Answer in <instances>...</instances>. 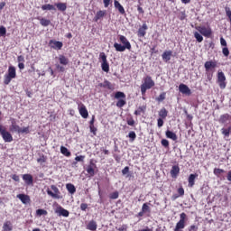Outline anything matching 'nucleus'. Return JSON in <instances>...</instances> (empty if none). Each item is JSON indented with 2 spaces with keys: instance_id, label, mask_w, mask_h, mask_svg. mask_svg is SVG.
<instances>
[{
  "instance_id": "47",
  "label": "nucleus",
  "mask_w": 231,
  "mask_h": 231,
  "mask_svg": "<svg viewBox=\"0 0 231 231\" xmlns=\"http://www.w3.org/2000/svg\"><path fill=\"white\" fill-rule=\"evenodd\" d=\"M5 35H6V27L0 26V36L5 37Z\"/></svg>"
},
{
  "instance_id": "26",
  "label": "nucleus",
  "mask_w": 231,
  "mask_h": 231,
  "mask_svg": "<svg viewBox=\"0 0 231 231\" xmlns=\"http://www.w3.org/2000/svg\"><path fill=\"white\" fill-rule=\"evenodd\" d=\"M97 225L95 220L89 221L88 224L87 225L88 230L95 231V230H97Z\"/></svg>"
},
{
  "instance_id": "13",
  "label": "nucleus",
  "mask_w": 231,
  "mask_h": 231,
  "mask_svg": "<svg viewBox=\"0 0 231 231\" xmlns=\"http://www.w3.org/2000/svg\"><path fill=\"white\" fill-rule=\"evenodd\" d=\"M10 131L11 133H18L21 130V127L17 125V123L15 122V119L11 118V125H10Z\"/></svg>"
},
{
  "instance_id": "48",
  "label": "nucleus",
  "mask_w": 231,
  "mask_h": 231,
  "mask_svg": "<svg viewBox=\"0 0 231 231\" xmlns=\"http://www.w3.org/2000/svg\"><path fill=\"white\" fill-rule=\"evenodd\" d=\"M23 133H26V134H28V133H30V128L29 127H23V128H21L20 127V131L18 132V134H23Z\"/></svg>"
},
{
  "instance_id": "22",
  "label": "nucleus",
  "mask_w": 231,
  "mask_h": 231,
  "mask_svg": "<svg viewBox=\"0 0 231 231\" xmlns=\"http://www.w3.org/2000/svg\"><path fill=\"white\" fill-rule=\"evenodd\" d=\"M86 171L89 177L93 178V176H95V163L91 162L90 165L87 167Z\"/></svg>"
},
{
  "instance_id": "24",
  "label": "nucleus",
  "mask_w": 231,
  "mask_h": 231,
  "mask_svg": "<svg viewBox=\"0 0 231 231\" xmlns=\"http://www.w3.org/2000/svg\"><path fill=\"white\" fill-rule=\"evenodd\" d=\"M231 116L229 114H224L222 116H220L218 122L219 124H226V122H228V120H230Z\"/></svg>"
},
{
  "instance_id": "49",
  "label": "nucleus",
  "mask_w": 231,
  "mask_h": 231,
  "mask_svg": "<svg viewBox=\"0 0 231 231\" xmlns=\"http://www.w3.org/2000/svg\"><path fill=\"white\" fill-rule=\"evenodd\" d=\"M222 53L225 57H228V55H230V51H228V47H224L222 49Z\"/></svg>"
},
{
  "instance_id": "34",
  "label": "nucleus",
  "mask_w": 231,
  "mask_h": 231,
  "mask_svg": "<svg viewBox=\"0 0 231 231\" xmlns=\"http://www.w3.org/2000/svg\"><path fill=\"white\" fill-rule=\"evenodd\" d=\"M168 111L165 107L162 108L160 111H159V116L160 118H162V119H165L167 118V115H168Z\"/></svg>"
},
{
  "instance_id": "32",
  "label": "nucleus",
  "mask_w": 231,
  "mask_h": 231,
  "mask_svg": "<svg viewBox=\"0 0 231 231\" xmlns=\"http://www.w3.org/2000/svg\"><path fill=\"white\" fill-rule=\"evenodd\" d=\"M60 152L61 154H63V156H67L68 158L71 156V152L68 150V148H66L65 146H60Z\"/></svg>"
},
{
  "instance_id": "9",
  "label": "nucleus",
  "mask_w": 231,
  "mask_h": 231,
  "mask_svg": "<svg viewBox=\"0 0 231 231\" xmlns=\"http://www.w3.org/2000/svg\"><path fill=\"white\" fill-rule=\"evenodd\" d=\"M55 214L58 216H62L63 217H69V211L62 208V206H58L55 208Z\"/></svg>"
},
{
  "instance_id": "19",
  "label": "nucleus",
  "mask_w": 231,
  "mask_h": 231,
  "mask_svg": "<svg viewBox=\"0 0 231 231\" xmlns=\"http://www.w3.org/2000/svg\"><path fill=\"white\" fill-rule=\"evenodd\" d=\"M114 6L116 10H118V12H119V14H121V15H125V9L124 8V6L122 5H120V2H118L117 0H115Z\"/></svg>"
},
{
  "instance_id": "35",
  "label": "nucleus",
  "mask_w": 231,
  "mask_h": 231,
  "mask_svg": "<svg viewBox=\"0 0 231 231\" xmlns=\"http://www.w3.org/2000/svg\"><path fill=\"white\" fill-rule=\"evenodd\" d=\"M60 60V64H62L63 66H68L69 60H68V58H66V56H60L59 58Z\"/></svg>"
},
{
  "instance_id": "8",
  "label": "nucleus",
  "mask_w": 231,
  "mask_h": 231,
  "mask_svg": "<svg viewBox=\"0 0 231 231\" xmlns=\"http://www.w3.org/2000/svg\"><path fill=\"white\" fill-rule=\"evenodd\" d=\"M196 30L201 33L204 37H210L212 35V29L206 26H197Z\"/></svg>"
},
{
  "instance_id": "57",
  "label": "nucleus",
  "mask_w": 231,
  "mask_h": 231,
  "mask_svg": "<svg viewBox=\"0 0 231 231\" xmlns=\"http://www.w3.org/2000/svg\"><path fill=\"white\" fill-rule=\"evenodd\" d=\"M18 64L24 62V56L20 55L17 57Z\"/></svg>"
},
{
  "instance_id": "10",
  "label": "nucleus",
  "mask_w": 231,
  "mask_h": 231,
  "mask_svg": "<svg viewBox=\"0 0 231 231\" xmlns=\"http://www.w3.org/2000/svg\"><path fill=\"white\" fill-rule=\"evenodd\" d=\"M179 91L180 93H182V95H187L188 97H190L192 95V91L189 88V86L181 83L179 85Z\"/></svg>"
},
{
  "instance_id": "4",
  "label": "nucleus",
  "mask_w": 231,
  "mask_h": 231,
  "mask_svg": "<svg viewBox=\"0 0 231 231\" xmlns=\"http://www.w3.org/2000/svg\"><path fill=\"white\" fill-rule=\"evenodd\" d=\"M187 221V214L181 213L180 215V220L176 224V226L174 228V231H181L183 228H185V223Z\"/></svg>"
},
{
  "instance_id": "21",
  "label": "nucleus",
  "mask_w": 231,
  "mask_h": 231,
  "mask_svg": "<svg viewBox=\"0 0 231 231\" xmlns=\"http://www.w3.org/2000/svg\"><path fill=\"white\" fill-rule=\"evenodd\" d=\"M170 174L171 178H178V174H180V166L174 165L172 166Z\"/></svg>"
},
{
  "instance_id": "17",
  "label": "nucleus",
  "mask_w": 231,
  "mask_h": 231,
  "mask_svg": "<svg viewBox=\"0 0 231 231\" xmlns=\"http://www.w3.org/2000/svg\"><path fill=\"white\" fill-rule=\"evenodd\" d=\"M148 28L149 27L147 26V23H143L137 32L138 37H145V33H147Z\"/></svg>"
},
{
  "instance_id": "41",
  "label": "nucleus",
  "mask_w": 231,
  "mask_h": 231,
  "mask_svg": "<svg viewBox=\"0 0 231 231\" xmlns=\"http://www.w3.org/2000/svg\"><path fill=\"white\" fill-rule=\"evenodd\" d=\"M213 172H214L215 176L219 177V176H221V174H223L225 172V170L219 169V168H215Z\"/></svg>"
},
{
  "instance_id": "58",
  "label": "nucleus",
  "mask_w": 231,
  "mask_h": 231,
  "mask_svg": "<svg viewBox=\"0 0 231 231\" xmlns=\"http://www.w3.org/2000/svg\"><path fill=\"white\" fill-rule=\"evenodd\" d=\"M80 208H81V210L86 211L88 209V204L81 203L80 204Z\"/></svg>"
},
{
  "instance_id": "7",
  "label": "nucleus",
  "mask_w": 231,
  "mask_h": 231,
  "mask_svg": "<svg viewBox=\"0 0 231 231\" xmlns=\"http://www.w3.org/2000/svg\"><path fill=\"white\" fill-rule=\"evenodd\" d=\"M99 58L102 60L101 69L105 71V73H109V63L107 62V56H106V53L101 52L99 54Z\"/></svg>"
},
{
  "instance_id": "50",
  "label": "nucleus",
  "mask_w": 231,
  "mask_h": 231,
  "mask_svg": "<svg viewBox=\"0 0 231 231\" xmlns=\"http://www.w3.org/2000/svg\"><path fill=\"white\" fill-rule=\"evenodd\" d=\"M165 92H163V93H162L157 98H156V100L158 101V102H163V100H165Z\"/></svg>"
},
{
  "instance_id": "38",
  "label": "nucleus",
  "mask_w": 231,
  "mask_h": 231,
  "mask_svg": "<svg viewBox=\"0 0 231 231\" xmlns=\"http://www.w3.org/2000/svg\"><path fill=\"white\" fill-rule=\"evenodd\" d=\"M40 23L42 24V26H50V24H51V21H50L46 18H42L40 20Z\"/></svg>"
},
{
  "instance_id": "11",
  "label": "nucleus",
  "mask_w": 231,
  "mask_h": 231,
  "mask_svg": "<svg viewBox=\"0 0 231 231\" xmlns=\"http://www.w3.org/2000/svg\"><path fill=\"white\" fill-rule=\"evenodd\" d=\"M79 115L82 116V118H88V116H89L88 108H86V106H84V104H81L79 106Z\"/></svg>"
},
{
  "instance_id": "62",
  "label": "nucleus",
  "mask_w": 231,
  "mask_h": 231,
  "mask_svg": "<svg viewBox=\"0 0 231 231\" xmlns=\"http://www.w3.org/2000/svg\"><path fill=\"white\" fill-rule=\"evenodd\" d=\"M12 180H14V181H19V180H20L19 175L14 174V175L12 176Z\"/></svg>"
},
{
  "instance_id": "44",
  "label": "nucleus",
  "mask_w": 231,
  "mask_h": 231,
  "mask_svg": "<svg viewBox=\"0 0 231 231\" xmlns=\"http://www.w3.org/2000/svg\"><path fill=\"white\" fill-rule=\"evenodd\" d=\"M115 98H125V94L124 92H116L115 95Z\"/></svg>"
},
{
  "instance_id": "64",
  "label": "nucleus",
  "mask_w": 231,
  "mask_h": 231,
  "mask_svg": "<svg viewBox=\"0 0 231 231\" xmlns=\"http://www.w3.org/2000/svg\"><path fill=\"white\" fill-rule=\"evenodd\" d=\"M138 231H152V229L149 228V227H145L143 229H139Z\"/></svg>"
},
{
  "instance_id": "29",
  "label": "nucleus",
  "mask_w": 231,
  "mask_h": 231,
  "mask_svg": "<svg viewBox=\"0 0 231 231\" xmlns=\"http://www.w3.org/2000/svg\"><path fill=\"white\" fill-rule=\"evenodd\" d=\"M66 189L69 194H75L77 192V188L71 183L66 184Z\"/></svg>"
},
{
  "instance_id": "1",
  "label": "nucleus",
  "mask_w": 231,
  "mask_h": 231,
  "mask_svg": "<svg viewBox=\"0 0 231 231\" xmlns=\"http://www.w3.org/2000/svg\"><path fill=\"white\" fill-rule=\"evenodd\" d=\"M17 77V73L15 72V67L9 66L7 74L5 75L4 78V84L8 86L10 82H12V79H15Z\"/></svg>"
},
{
  "instance_id": "14",
  "label": "nucleus",
  "mask_w": 231,
  "mask_h": 231,
  "mask_svg": "<svg viewBox=\"0 0 231 231\" xmlns=\"http://www.w3.org/2000/svg\"><path fill=\"white\" fill-rule=\"evenodd\" d=\"M106 15H107V11L106 10L97 11L94 17L95 23H98V21H100V19H102L103 17H106Z\"/></svg>"
},
{
  "instance_id": "42",
  "label": "nucleus",
  "mask_w": 231,
  "mask_h": 231,
  "mask_svg": "<svg viewBox=\"0 0 231 231\" xmlns=\"http://www.w3.org/2000/svg\"><path fill=\"white\" fill-rule=\"evenodd\" d=\"M36 216H48V211L46 209H37Z\"/></svg>"
},
{
  "instance_id": "53",
  "label": "nucleus",
  "mask_w": 231,
  "mask_h": 231,
  "mask_svg": "<svg viewBox=\"0 0 231 231\" xmlns=\"http://www.w3.org/2000/svg\"><path fill=\"white\" fill-rule=\"evenodd\" d=\"M157 125L158 127H163V118H158L157 119Z\"/></svg>"
},
{
  "instance_id": "51",
  "label": "nucleus",
  "mask_w": 231,
  "mask_h": 231,
  "mask_svg": "<svg viewBox=\"0 0 231 231\" xmlns=\"http://www.w3.org/2000/svg\"><path fill=\"white\" fill-rule=\"evenodd\" d=\"M161 143H162V147H166V148L169 147V141L167 139H162L161 141Z\"/></svg>"
},
{
  "instance_id": "5",
  "label": "nucleus",
  "mask_w": 231,
  "mask_h": 231,
  "mask_svg": "<svg viewBox=\"0 0 231 231\" xmlns=\"http://www.w3.org/2000/svg\"><path fill=\"white\" fill-rule=\"evenodd\" d=\"M51 189H47V194L48 196H51V198H53L54 199H60V191L59 190V188L55 185H51Z\"/></svg>"
},
{
  "instance_id": "15",
  "label": "nucleus",
  "mask_w": 231,
  "mask_h": 231,
  "mask_svg": "<svg viewBox=\"0 0 231 231\" xmlns=\"http://www.w3.org/2000/svg\"><path fill=\"white\" fill-rule=\"evenodd\" d=\"M119 41L125 49L131 50V42H129V40H127V38H125V36L120 35Z\"/></svg>"
},
{
  "instance_id": "30",
  "label": "nucleus",
  "mask_w": 231,
  "mask_h": 231,
  "mask_svg": "<svg viewBox=\"0 0 231 231\" xmlns=\"http://www.w3.org/2000/svg\"><path fill=\"white\" fill-rule=\"evenodd\" d=\"M55 6L60 10V12H66L68 5L66 3H57L55 4Z\"/></svg>"
},
{
  "instance_id": "39",
  "label": "nucleus",
  "mask_w": 231,
  "mask_h": 231,
  "mask_svg": "<svg viewBox=\"0 0 231 231\" xmlns=\"http://www.w3.org/2000/svg\"><path fill=\"white\" fill-rule=\"evenodd\" d=\"M221 133L224 136H230V133H231V127H228V128H222L221 129Z\"/></svg>"
},
{
  "instance_id": "16",
  "label": "nucleus",
  "mask_w": 231,
  "mask_h": 231,
  "mask_svg": "<svg viewBox=\"0 0 231 231\" xmlns=\"http://www.w3.org/2000/svg\"><path fill=\"white\" fill-rule=\"evenodd\" d=\"M216 66H217V63H216V61H206L204 64V68L206 69V71H210V69H216Z\"/></svg>"
},
{
  "instance_id": "54",
  "label": "nucleus",
  "mask_w": 231,
  "mask_h": 231,
  "mask_svg": "<svg viewBox=\"0 0 231 231\" xmlns=\"http://www.w3.org/2000/svg\"><path fill=\"white\" fill-rule=\"evenodd\" d=\"M85 158H86V156H84V155H79V156H77V157L75 158V161H76V162H84Z\"/></svg>"
},
{
  "instance_id": "61",
  "label": "nucleus",
  "mask_w": 231,
  "mask_h": 231,
  "mask_svg": "<svg viewBox=\"0 0 231 231\" xmlns=\"http://www.w3.org/2000/svg\"><path fill=\"white\" fill-rule=\"evenodd\" d=\"M127 125H134V119L131 118L127 120Z\"/></svg>"
},
{
  "instance_id": "27",
  "label": "nucleus",
  "mask_w": 231,
  "mask_h": 231,
  "mask_svg": "<svg viewBox=\"0 0 231 231\" xmlns=\"http://www.w3.org/2000/svg\"><path fill=\"white\" fill-rule=\"evenodd\" d=\"M3 230L4 231H13L14 230V226H12V222L5 221L4 223V226H3Z\"/></svg>"
},
{
  "instance_id": "46",
  "label": "nucleus",
  "mask_w": 231,
  "mask_h": 231,
  "mask_svg": "<svg viewBox=\"0 0 231 231\" xmlns=\"http://www.w3.org/2000/svg\"><path fill=\"white\" fill-rule=\"evenodd\" d=\"M128 136L131 139V142H134V140H136V133L133 131L128 134Z\"/></svg>"
},
{
  "instance_id": "37",
  "label": "nucleus",
  "mask_w": 231,
  "mask_h": 231,
  "mask_svg": "<svg viewBox=\"0 0 231 231\" xmlns=\"http://www.w3.org/2000/svg\"><path fill=\"white\" fill-rule=\"evenodd\" d=\"M99 88H106V89H111V82L105 80L103 83H99Z\"/></svg>"
},
{
  "instance_id": "31",
  "label": "nucleus",
  "mask_w": 231,
  "mask_h": 231,
  "mask_svg": "<svg viewBox=\"0 0 231 231\" xmlns=\"http://www.w3.org/2000/svg\"><path fill=\"white\" fill-rule=\"evenodd\" d=\"M146 110H147L146 106H139L137 110L134 111V115H136V116H140V115H142V113H145Z\"/></svg>"
},
{
  "instance_id": "6",
  "label": "nucleus",
  "mask_w": 231,
  "mask_h": 231,
  "mask_svg": "<svg viewBox=\"0 0 231 231\" xmlns=\"http://www.w3.org/2000/svg\"><path fill=\"white\" fill-rule=\"evenodd\" d=\"M217 84L220 89H225L226 88V77L223 71H218L217 73Z\"/></svg>"
},
{
  "instance_id": "52",
  "label": "nucleus",
  "mask_w": 231,
  "mask_h": 231,
  "mask_svg": "<svg viewBox=\"0 0 231 231\" xmlns=\"http://www.w3.org/2000/svg\"><path fill=\"white\" fill-rule=\"evenodd\" d=\"M110 199H118V191L113 192L110 195Z\"/></svg>"
},
{
  "instance_id": "33",
  "label": "nucleus",
  "mask_w": 231,
  "mask_h": 231,
  "mask_svg": "<svg viewBox=\"0 0 231 231\" xmlns=\"http://www.w3.org/2000/svg\"><path fill=\"white\" fill-rule=\"evenodd\" d=\"M114 48L116 49V51H125L127 50L124 45L120 43H115Z\"/></svg>"
},
{
  "instance_id": "55",
  "label": "nucleus",
  "mask_w": 231,
  "mask_h": 231,
  "mask_svg": "<svg viewBox=\"0 0 231 231\" xmlns=\"http://www.w3.org/2000/svg\"><path fill=\"white\" fill-rule=\"evenodd\" d=\"M220 44H221V46H224V48H226V40H225V38L221 37Z\"/></svg>"
},
{
  "instance_id": "3",
  "label": "nucleus",
  "mask_w": 231,
  "mask_h": 231,
  "mask_svg": "<svg viewBox=\"0 0 231 231\" xmlns=\"http://www.w3.org/2000/svg\"><path fill=\"white\" fill-rule=\"evenodd\" d=\"M0 134L4 140V142L10 143V142H14V137L10 132L6 131V128L0 125Z\"/></svg>"
},
{
  "instance_id": "56",
  "label": "nucleus",
  "mask_w": 231,
  "mask_h": 231,
  "mask_svg": "<svg viewBox=\"0 0 231 231\" xmlns=\"http://www.w3.org/2000/svg\"><path fill=\"white\" fill-rule=\"evenodd\" d=\"M129 173V167L126 166L125 167L123 170H122V174L123 176H125V174H128Z\"/></svg>"
},
{
  "instance_id": "40",
  "label": "nucleus",
  "mask_w": 231,
  "mask_h": 231,
  "mask_svg": "<svg viewBox=\"0 0 231 231\" xmlns=\"http://www.w3.org/2000/svg\"><path fill=\"white\" fill-rule=\"evenodd\" d=\"M194 37H195V39L197 40L198 42H203V36L199 32H194Z\"/></svg>"
},
{
  "instance_id": "20",
  "label": "nucleus",
  "mask_w": 231,
  "mask_h": 231,
  "mask_svg": "<svg viewBox=\"0 0 231 231\" xmlns=\"http://www.w3.org/2000/svg\"><path fill=\"white\" fill-rule=\"evenodd\" d=\"M23 180L26 185H33V177L31 174H23Z\"/></svg>"
},
{
  "instance_id": "23",
  "label": "nucleus",
  "mask_w": 231,
  "mask_h": 231,
  "mask_svg": "<svg viewBox=\"0 0 231 231\" xmlns=\"http://www.w3.org/2000/svg\"><path fill=\"white\" fill-rule=\"evenodd\" d=\"M171 57H172V51H166L162 53V60L164 62H169V60H171Z\"/></svg>"
},
{
  "instance_id": "45",
  "label": "nucleus",
  "mask_w": 231,
  "mask_h": 231,
  "mask_svg": "<svg viewBox=\"0 0 231 231\" xmlns=\"http://www.w3.org/2000/svg\"><path fill=\"white\" fill-rule=\"evenodd\" d=\"M125 105V99H119L116 103L117 107H124Z\"/></svg>"
},
{
  "instance_id": "43",
  "label": "nucleus",
  "mask_w": 231,
  "mask_h": 231,
  "mask_svg": "<svg viewBox=\"0 0 231 231\" xmlns=\"http://www.w3.org/2000/svg\"><path fill=\"white\" fill-rule=\"evenodd\" d=\"M142 211L145 214V212H151V208L147 203L143 204Z\"/></svg>"
},
{
  "instance_id": "36",
  "label": "nucleus",
  "mask_w": 231,
  "mask_h": 231,
  "mask_svg": "<svg viewBox=\"0 0 231 231\" xmlns=\"http://www.w3.org/2000/svg\"><path fill=\"white\" fill-rule=\"evenodd\" d=\"M42 10H43L44 12L46 10H56V8H55V5L47 4V5H42Z\"/></svg>"
},
{
  "instance_id": "63",
  "label": "nucleus",
  "mask_w": 231,
  "mask_h": 231,
  "mask_svg": "<svg viewBox=\"0 0 231 231\" xmlns=\"http://www.w3.org/2000/svg\"><path fill=\"white\" fill-rule=\"evenodd\" d=\"M196 230H198V226H196L194 225L190 226L189 228V231H196Z\"/></svg>"
},
{
  "instance_id": "59",
  "label": "nucleus",
  "mask_w": 231,
  "mask_h": 231,
  "mask_svg": "<svg viewBox=\"0 0 231 231\" xmlns=\"http://www.w3.org/2000/svg\"><path fill=\"white\" fill-rule=\"evenodd\" d=\"M105 8H107L111 3V0H103Z\"/></svg>"
},
{
  "instance_id": "12",
  "label": "nucleus",
  "mask_w": 231,
  "mask_h": 231,
  "mask_svg": "<svg viewBox=\"0 0 231 231\" xmlns=\"http://www.w3.org/2000/svg\"><path fill=\"white\" fill-rule=\"evenodd\" d=\"M50 48H52L53 50H61L62 48V42H57L54 40H51L49 42Z\"/></svg>"
},
{
  "instance_id": "60",
  "label": "nucleus",
  "mask_w": 231,
  "mask_h": 231,
  "mask_svg": "<svg viewBox=\"0 0 231 231\" xmlns=\"http://www.w3.org/2000/svg\"><path fill=\"white\" fill-rule=\"evenodd\" d=\"M118 231H125L127 230V226L123 225L120 227L117 228Z\"/></svg>"
},
{
  "instance_id": "25",
  "label": "nucleus",
  "mask_w": 231,
  "mask_h": 231,
  "mask_svg": "<svg viewBox=\"0 0 231 231\" xmlns=\"http://www.w3.org/2000/svg\"><path fill=\"white\" fill-rule=\"evenodd\" d=\"M166 138H170V140H173V142H176V140H178V135H176L174 132H171V130H167Z\"/></svg>"
},
{
  "instance_id": "28",
  "label": "nucleus",
  "mask_w": 231,
  "mask_h": 231,
  "mask_svg": "<svg viewBox=\"0 0 231 231\" xmlns=\"http://www.w3.org/2000/svg\"><path fill=\"white\" fill-rule=\"evenodd\" d=\"M196 178H198V174H190L188 181H189V187H194V183L196 181Z\"/></svg>"
},
{
  "instance_id": "2",
  "label": "nucleus",
  "mask_w": 231,
  "mask_h": 231,
  "mask_svg": "<svg viewBox=\"0 0 231 231\" xmlns=\"http://www.w3.org/2000/svg\"><path fill=\"white\" fill-rule=\"evenodd\" d=\"M153 86L154 80H152V78H151V76H147L146 78H144V82L141 85L142 95H145L147 89H151V88H153Z\"/></svg>"
},
{
  "instance_id": "18",
  "label": "nucleus",
  "mask_w": 231,
  "mask_h": 231,
  "mask_svg": "<svg viewBox=\"0 0 231 231\" xmlns=\"http://www.w3.org/2000/svg\"><path fill=\"white\" fill-rule=\"evenodd\" d=\"M16 198H18V199H20V201H22V203H23V205H28V203H30V196H28V195L18 194L16 196Z\"/></svg>"
}]
</instances>
